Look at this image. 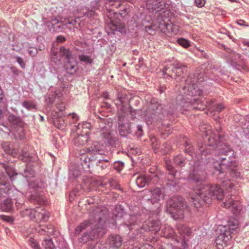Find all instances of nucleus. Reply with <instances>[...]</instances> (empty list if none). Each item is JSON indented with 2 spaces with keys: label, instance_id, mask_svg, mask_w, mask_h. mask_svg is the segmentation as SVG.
Returning a JSON list of instances; mask_svg holds the SVG:
<instances>
[{
  "label": "nucleus",
  "instance_id": "obj_1",
  "mask_svg": "<svg viewBox=\"0 0 249 249\" xmlns=\"http://www.w3.org/2000/svg\"><path fill=\"white\" fill-rule=\"evenodd\" d=\"M86 230L80 238V241L86 243L90 241L97 240L102 237L107 231L106 226V219L100 214L96 215L94 219L85 220L77 226L75 230V234L78 235Z\"/></svg>",
  "mask_w": 249,
  "mask_h": 249
},
{
  "label": "nucleus",
  "instance_id": "obj_2",
  "mask_svg": "<svg viewBox=\"0 0 249 249\" xmlns=\"http://www.w3.org/2000/svg\"><path fill=\"white\" fill-rule=\"evenodd\" d=\"M218 156L220 160L217 161L214 165L215 170V174L219 176V178H222L225 176L224 172L223 171V167L226 166L229 169V173L231 177L238 178L240 177V173L238 172L235 166H232L234 163V157L233 150L227 144L224 143L220 144L218 147Z\"/></svg>",
  "mask_w": 249,
  "mask_h": 249
},
{
  "label": "nucleus",
  "instance_id": "obj_3",
  "mask_svg": "<svg viewBox=\"0 0 249 249\" xmlns=\"http://www.w3.org/2000/svg\"><path fill=\"white\" fill-rule=\"evenodd\" d=\"M223 196V190L218 185L205 184L191 195L189 201L195 208H197L204 204L209 205L213 198L221 200Z\"/></svg>",
  "mask_w": 249,
  "mask_h": 249
},
{
  "label": "nucleus",
  "instance_id": "obj_4",
  "mask_svg": "<svg viewBox=\"0 0 249 249\" xmlns=\"http://www.w3.org/2000/svg\"><path fill=\"white\" fill-rule=\"evenodd\" d=\"M177 109V107L171 104L161 105L156 98H152L143 115L146 123L151 124L164 120L168 115H173Z\"/></svg>",
  "mask_w": 249,
  "mask_h": 249
},
{
  "label": "nucleus",
  "instance_id": "obj_5",
  "mask_svg": "<svg viewBox=\"0 0 249 249\" xmlns=\"http://www.w3.org/2000/svg\"><path fill=\"white\" fill-rule=\"evenodd\" d=\"M188 209L184 199L179 196H173L167 203V211L175 219L182 218L184 212L188 211Z\"/></svg>",
  "mask_w": 249,
  "mask_h": 249
},
{
  "label": "nucleus",
  "instance_id": "obj_6",
  "mask_svg": "<svg viewBox=\"0 0 249 249\" xmlns=\"http://www.w3.org/2000/svg\"><path fill=\"white\" fill-rule=\"evenodd\" d=\"M96 116L95 124L98 127L101 137L105 142L109 145H114L115 144L116 139L111 133L112 123L105 118L102 114Z\"/></svg>",
  "mask_w": 249,
  "mask_h": 249
},
{
  "label": "nucleus",
  "instance_id": "obj_7",
  "mask_svg": "<svg viewBox=\"0 0 249 249\" xmlns=\"http://www.w3.org/2000/svg\"><path fill=\"white\" fill-rule=\"evenodd\" d=\"M228 226L222 227L220 229L221 233L218 236V238L220 239L225 242L231 239V231L237 229L238 225V221L235 218H230L228 220Z\"/></svg>",
  "mask_w": 249,
  "mask_h": 249
},
{
  "label": "nucleus",
  "instance_id": "obj_8",
  "mask_svg": "<svg viewBox=\"0 0 249 249\" xmlns=\"http://www.w3.org/2000/svg\"><path fill=\"white\" fill-rule=\"evenodd\" d=\"M186 85L184 87L183 90L184 93L191 96L200 95L202 93V89H200L198 83L192 80V76L188 77L185 80Z\"/></svg>",
  "mask_w": 249,
  "mask_h": 249
},
{
  "label": "nucleus",
  "instance_id": "obj_9",
  "mask_svg": "<svg viewBox=\"0 0 249 249\" xmlns=\"http://www.w3.org/2000/svg\"><path fill=\"white\" fill-rule=\"evenodd\" d=\"M119 124V132L121 136L126 137L132 132L131 123L127 120L125 116L119 115L118 117Z\"/></svg>",
  "mask_w": 249,
  "mask_h": 249
},
{
  "label": "nucleus",
  "instance_id": "obj_10",
  "mask_svg": "<svg viewBox=\"0 0 249 249\" xmlns=\"http://www.w3.org/2000/svg\"><path fill=\"white\" fill-rule=\"evenodd\" d=\"M12 191V188L7 178L3 173H0V200L7 198Z\"/></svg>",
  "mask_w": 249,
  "mask_h": 249
},
{
  "label": "nucleus",
  "instance_id": "obj_11",
  "mask_svg": "<svg viewBox=\"0 0 249 249\" xmlns=\"http://www.w3.org/2000/svg\"><path fill=\"white\" fill-rule=\"evenodd\" d=\"M87 124H78L77 125V130L76 131V136L73 139V143L75 146L77 147L83 146L86 144L89 140V136L88 132H83L82 134L79 133L78 131L83 129L84 125Z\"/></svg>",
  "mask_w": 249,
  "mask_h": 249
},
{
  "label": "nucleus",
  "instance_id": "obj_12",
  "mask_svg": "<svg viewBox=\"0 0 249 249\" xmlns=\"http://www.w3.org/2000/svg\"><path fill=\"white\" fill-rule=\"evenodd\" d=\"M181 101L184 105H181V103H179L180 106L184 108L185 109H190L189 107H192L194 110H203L205 108L206 105L203 102L201 101L199 99H198L196 98H193L191 99L189 101H185L184 102V99H182Z\"/></svg>",
  "mask_w": 249,
  "mask_h": 249
},
{
  "label": "nucleus",
  "instance_id": "obj_13",
  "mask_svg": "<svg viewBox=\"0 0 249 249\" xmlns=\"http://www.w3.org/2000/svg\"><path fill=\"white\" fill-rule=\"evenodd\" d=\"M220 145V143L217 144L215 142L214 144L198 145V150L202 156H207L209 155H212V156H216L219 151L218 147Z\"/></svg>",
  "mask_w": 249,
  "mask_h": 249
},
{
  "label": "nucleus",
  "instance_id": "obj_14",
  "mask_svg": "<svg viewBox=\"0 0 249 249\" xmlns=\"http://www.w3.org/2000/svg\"><path fill=\"white\" fill-rule=\"evenodd\" d=\"M146 5L147 9L151 12H159L161 11L166 7L165 0H148Z\"/></svg>",
  "mask_w": 249,
  "mask_h": 249
},
{
  "label": "nucleus",
  "instance_id": "obj_15",
  "mask_svg": "<svg viewBox=\"0 0 249 249\" xmlns=\"http://www.w3.org/2000/svg\"><path fill=\"white\" fill-rule=\"evenodd\" d=\"M158 178L155 174H151L146 176H139L136 178V183L140 188H142L146 185L150 183H154L155 181H157Z\"/></svg>",
  "mask_w": 249,
  "mask_h": 249
},
{
  "label": "nucleus",
  "instance_id": "obj_16",
  "mask_svg": "<svg viewBox=\"0 0 249 249\" xmlns=\"http://www.w3.org/2000/svg\"><path fill=\"white\" fill-rule=\"evenodd\" d=\"M222 206L227 209H231L232 213L235 215L239 213L242 210L240 203L238 201H234L231 198V196L228 198V200H226V201L223 202Z\"/></svg>",
  "mask_w": 249,
  "mask_h": 249
},
{
  "label": "nucleus",
  "instance_id": "obj_17",
  "mask_svg": "<svg viewBox=\"0 0 249 249\" xmlns=\"http://www.w3.org/2000/svg\"><path fill=\"white\" fill-rule=\"evenodd\" d=\"M141 222L140 215L133 214L128 215L123 224L125 225L130 230L134 229L137 230Z\"/></svg>",
  "mask_w": 249,
  "mask_h": 249
},
{
  "label": "nucleus",
  "instance_id": "obj_18",
  "mask_svg": "<svg viewBox=\"0 0 249 249\" xmlns=\"http://www.w3.org/2000/svg\"><path fill=\"white\" fill-rule=\"evenodd\" d=\"M165 166L167 168V170L169 174L171 176L169 182H167L166 183V185L167 187L169 188L170 189L172 188H174L176 185V182L174 181L176 175L178 173L177 170L175 168V167L171 164V162L168 161H165Z\"/></svg>",
  "mask_w": 249,
  "mask_h": 249
},
{
  "label": "nucleus",
  "instance_id": "obj_19",
  "mask_svg": "<svg viewBox=\"0 0 249 249\" xmlns=\"http://www.w3.org/2000/svg\"><path fill=\"white\" fill-rule=\"evenodd\" d=\"M206 173L200 167L195 168L192 173L191 179L196 182H199L205 180Z\"/></svg>",
  "mask_w": 249,
  "mask_h": 249
},
{
  "label": "nucleus",
  "instance_id": "obj_20",
  "mask_svg": "<svg viewBox=\"0 0 249 249\" xmlns=\"http://www.w3.org/2000/svg\"><path fill=\"white\" fill-rule=\"evenodd\" d=\"M150 192L152 195L151 198L152 203L157 202L163 199L164 197V188L155 187L152 189Z\"/></svg>",
  "mask_w": 249,
  "mask_h": 249
},
{
  "label": "nucleus",
  "instance_id": "obj_21",
  "mask_svg": "<svg viewBox=\"0 0 249 249\" xmlns=\"http://www.w3.org/2000/svg\"><path fill=\"white\" fill-rule=\"evenodd\" d=\"M33 220L36 222H46L48 220L49 217V213L45 210L37 208L35 210Z\"/></svg>",
  "mask_w": 249,
  "mask_h": 249
},
{
  "label": "nucleus",
  "instance_id": "obj_22",
  "mask_svg": "<svg viewBox=\"0 0 249 249\" xmlns=\"http://www.w3.org/2000/svg\"><path fill=\"white\" fill-rule=\"evenodd\" d=\"M28 199L30 202L35 204L42 205L46 202L43 194L41 193L34 192L28 196Z\"/></svg>",
  "mask_w": 249,
  "mask_h": 249
},
{
  "label": "nucleus",
  "instance_id": "obj_23",
  "mask_svg": "<svg viewBox=\"0 0 249 249\" xmlns=\"http://www.w3.org/2000/svg\"><path fill=\"white\" fill-rule=\"evenodd\" d=\"M186 72V66L181 63L176 64V71L175 72V79L177 82L181 81L184 78Z\"/></svg>",
  "mask_w": 249,
  "mask_h": 249
},
{
  "label": "nucleus",
  "instance_id": "obj_24",
  "mask_svg": "<svg viewBox=\"0 0 249 249\" xmlns=\"http://www.w3.org/2000/svg\"><path fill=\"white\" fill-rule=\"evenodd\" d=\"M108 242L110 247L119 248L122 244L123 239L120 235L114 234L110 235L108 237Z\"/></svg>",
  "mask_w": 249,
  "mask_h": 249
},
{
  "label": "nucleus",
  "instance_id": "obj_25",
  "mask_svg": "<svg viewBox=\"0 0 249 249\" xmlns=\"http://www.w3.org/2000/svg\"><path fill=\"white\" fill-rule=\"evenodd\" d=\"M18 156L16 157L25 162L35 161L36 160V157L35 155H30L28 152L23 151L22 149H18Z\"/></svg>",
  "mask_w": 249,
  "mask_h": 249
},
{
  "label": "nucleus",
  "instance_id": "obj_26",
  "mask_svg": "<svg viewBox=\"0 0 249 249\" xmlns=\"http://www.w3.org/2000/svg\"><path fill=\"white\" fill-rule=\"evenodd\" d=\"M1 146L4 152L9 155H11L13 157L18 156V149L13 147L12 144L9 142H4L1 144Z\"/></svg>",
  "mask_w": 249,
  "mask_h": 249
},
{
  "label": "nucleus",
  "instance_id": "obj_27",
  "mask_svg": "<svg viewBox=\"0 0 249 249\" xmlns=\"http://www.w3.org/2000/svg\"><path fill=\"white\" fill-rule=\"evenodd\" d=\"M65 68L68 73L73 74L77 70V62L72 58L67 60L65 64Z\"/></svg>",
  "mask_w": 249,
  "mask_h": 249
},
{
  "label": "nucleus",
  "instance_id": "obj_28",
  "mask_svg": "<svg viewBox=\"0 0 249 249\" xmlns=\"http://www.w3.org/2000/svg\"><path fill=\"white\" fill-rule=\"evenodd\" d=\"M0 209L5 212H10L14 210L13 201L11 198H6L0 204Z\"/></svg>",
  "mask_w": 249,
  "mask_h": 249
},
{
  "label": "nucleus",
  "instance_id": "obj_29",
  "mask_svg": "<svg viewBox=\"0 0 249 249\" xmlns=\"http://www.w3.org/2000/svg\"><path fill=\"white\" fill-rule=\"evenodd\" d=\"M0 165L4 168L5 170L11 181H13L16 179L18 173L14 168L8 166L6 164L2 163H1Z\"/></svg>",
  "mask_w": 249,
  "mask_h": 249
},
{
  "label": "nucleus",
  "instance_id": "obj_30",
  "mask_svg": "<svg viewBox=\"0 0 249 249\" xmlns=\"http://www.w3.org/2000/svg\"><path fill=\"white\" fill-rule=\"evenodd\" d=\"M8 121L13 125H16L20 127H22L23 126V122L21 118L13 114H11L9 115Z\"/></svg>",
  "mask_w": 249,
  "mask_h": 249
},
{
  "label": "nucleus",
  "instance_id": "obj_31",
  "mask_svg": "<svg viewBox=\"0 0 249 249\" xmlns=\"http://www.w3.org/2000/svg\"><path fill=\"white\" fill-rule=\"evenodd\" d=\"M124 214V210L121 205H116L113 213L112 218L115 220V225L116 224V220L122 218Z\"/></svg>",
  "mask_w": 249,
  "mask_h": 249
},
{
  "label": "nucleus",
  "instance_id": "obj_32",
  "mask_svg": "<svg viewBox=\"0 0 249 249\" xmlns=\"http://www.w3.org/2000/svg\"><path fill=\"white\" fill-rule=\"evenodd\" d=\"M228 50L230 51L229 52V57L231 60L232 62L236 64L237 63H241L243 62L244 58L241 54L236 53L232 50H231L230 49H228Z\"/></svg>",
  "mask_w": 249,
  "mask_h": 249
},
{
  "label": "nucleus",
  "instance_id": "obj_33",
  "mask_svg": "<svg viewBox=\"0 0 249 249\" xmlns=\"http://www.w3.org/2000/svg\"><path fill=\"white\" fill-rule=\"evenodd\" d=\"M176 71V64H173L170 66H166L163 69V74H166L172 78H175Z\"/></svg>",
  "mask_w": 249,
  "mask_h": 249
},
{
  "label": "nucleus",
  "instance_id": "obj_34",
  "mask_svg": "<svg viewBox=\"0 0 249 249\" xmlns=\"http://www.w3.org/2000/svg\"><path fill=\"white\" fill-rule=\"evenodd\" d=\"M192 80L197 83L205 81L204 73L201 69H197L196 70L195 74L193 75V77H192Z\"/></svg>",
  "mask_w": 249,
  "mask_h": 249
},
{
  "label": "nucleus",
  "instance_id": "obj_35",
  "mask_svg": "<svg viewBox=\"0 0 249 249\" xmlns=\"http://www.w3.org/2000/svg\"><path fill=\"white\" fill-rule=\"evenodd\" d=\"M59 53L61 57L65 58L67 61L72 58L71 52L63 46L60 48Z\"/></svg>",
  "mask_w": 249,
  "mask_h": 249
},
{
  "label": "nucleus",
  "instance_id": "obj_36",
  "mask_svg": "<svg viewBox=\"0 0 249 249\" xmlns=\"http://www.w3.org/2000/svg\"><path fill=\"white\" fill-rule=\"evenodd\" d=\"M173 160L174 163L176 165L180 167L184 166L187 163V161L185 158H184L181 155H178L175 156L173 159Z\"/></svg>",
  "mask_w": 249,
  "mask_h": 249
},
{
  "label": "nucleus",
  "instance_id": "obj_37",
  "mask_svg": "<svg viewBox=\"0 0 249 249\" xmlns=\"http://www.w3.org/2000/svg\"><path fill=\"white\" fill-rule=\"evenodd\" d=\"M40 230H39L38 232L43 233V232L46 233L48 234H52L54 233V227L52 225H47L40 226Z\"/></svg>",
  "mask_w": 249,
  "mask_h": 249
},
{
  "label": "nucleus",
  "instance_id": "obj_38",
  "mask_svg": "<svg viewBox=\"0 0 249 249\" xmlns=\"http://www.w3.org/2000/svg\"><path fill=\"white\" fill-rule=\"evenodd\" d=\"M160 222L159 220H152L148 224L149 230L157 232L160 228Z\"/></svg>",
  "mask_w": 249,
  "mask_h": 249
},
{
  "label": "nucleus",
  "instance_id": "obj_39",
  "mask_svg": "<svg viewBox=\"0 0 249 249\" xmlns=\"http://www.w3.org/2000/svg\"><path fill=\"white\" fill-rule=\"evenodd\" d=\"M90 148V150L91 151H93L95 154H98L99 155H103L105 153L104 146L98 144H94Z\"/></svg>",
  "mask_w": 249,
  "mask_h": 249
},
{
  "label": "nucleus",
  "instance_id": "obj_40",
  "mask_svg": "<svg viewBox=\"0 0 249 249\" xmlns=\"http://www.w3.org/2000/svg\"><path fill=\"white\" fill-rule=\"evenodd\" d=\"M35 170L30 165H27L22 173L23 176L26 178H32L35 175Z\"/></svg>",
  "mask_w": 249,
  "mask_h": 249
},
{
  "label": "nucleus",
  "instance_id": "obj_41",
  "mask_svg": "<svg viewBox=\"0 0 249 249\" xmlns=\"http://www.w3.org/2000/svg\"><path fill=\"white\" fill-rule=\"evenodd\" d=\"M45 249H56L52 238H45L42 242Z\"/></svg>",
  "mask_w": 249,
  "mask_h": 249
},
{
  "label": "nucleus",
  "instance_id": "obj_42",
  "mask_svg": "<svg viewBox=\"0 0 249 249\" xmlns=\"http://www.w3.org/2000/svg\"><path fill=\"white\" fill-rule=\"evenodd\" d=\"M184 152L190 156H193L194 154V149L190 142L185 141L184 143Z\"/></svg>",
  "mask_w": 249,
  "mask_h": 249
},
{
  "label": "nucleus",
  "instance_id": "obj_43",
  "mask_svg": "<svg viewBox=\"0 0 249 249\" xmlns=\"http://www.w3.org/2000/svg\"><path fill=\"white\" fill-rule=\"evenodd\" d=\"M82 160L81 164L84 168L87 167L89 168L91 161H93V159H91V157H85V156H83L81 158Z\"/></svg>",
  "mask_w": 249,
  "mask_h": 249
},
{
  "label": "nucleus",
  "instance_id": "obj_44",
  "mask_svg": "<svg viewBox=\"0 0 249 249\" xmlns=\"http://www.w3.org/2000/svg\"><path fill=\"white\" fill-rule=\"evenodd\" d=\"M80 175L79 169L76 168L75 166H71L70 170L69 177L71 178H75Z\"/></svg>",
  "mask_w": 249,
  "mask_h": 249
},
{
  "label": "nucleus",
  "instance_id": "obj_45",
  "mask_svg": "<svg viewBox=\"0 0 249 249\" xmlns=\"http://www.w3.org/2000/svg\"><path fill=\"white\" fill-rule=\"evenodd\" d=\"M109 165V160L107 159H99L97 162V166L100 167L102 170L106 169Z\"/></svg>",
  "mask_w": 249,
  "mask_h": 249
},
{
  "label": "nucleus",
  "instance_id": "obj_46",
  "mask_svg": "<svg viewBox=\"0 0 249 249\" xmlns=\"http://www.w3.org/2000/svg\"><path fill=\"white\" fill-rule=\"evenodd\" d=\"M35 210V209H26L22 211L21 214L23 216H29L33 220V217L32 216L34 215Z\"/></svg>",
  "mask_w": 249,
  "mask_h": 249
},
{
  "label": "nucleus",
  "instance_id": "obj_47",
  "mask_svg": "<svg viewBox=\"0 0 249 249\" xmlns=\"http://www.w3.org/2000/svg\"><path fill=\"white\" fill-rule=\"evenodd\" d=\"M59 23L60 21L57 19H54L52 20L51 24L53 29V31L55 32H59L60 30L62 29L61 25L59 24Z\"/></svg>",
  "mask_w": 249,
  "mask_h": 249
},
{
  "label": "nucleus",
  "instance_id": "obj_48",
  "mask_svg": "<svg viewBox=\"0 0 249 249\" xmlns=\"http://www.w3.org/2000/svg\"><path fill=\"white\" fill-rule=\"evenodd\" d=\"M79 59L80 61L85 62L87 64H91L92 62V59L89 56L87 55H79Z\"/></svg>",
  "mask_w": 249,
  "mask_h": 249
},
{
  "label": "nucleus",
  "instance_id": "obj_49",
  "mask_svg": "<svg viewBox=\"0 0 249 249\" xmlns=\"http://www.w3.org/2000/svg\"><path fill=\"white\" fill-rule=\"evenodd\" d=\"M29 244L33 249H41L36 240L33 238H30Z\"/></svg>",
  "mask_w": 249,
  "mask_h": 249
},
{
  "label": "nucleus",
  "instance_id": "obj_50",
  "mask_svg": "<svg viewBox=\"0 0 249 249\" xmlns=\"http://www.w3.org/2000/svg\"><path fill=\"white\" fill-rule=\"evenodd\" d=\"M92 186L91 184V180L90 179H87L85 180L83 182V184L82 185V187L84 190H89L90 187Z\"/></svg>",
  "mask_w": 249,
  "mask_h": 249
},
{
  "label": "nucleus",
  "instance_id": "obj_51",
  "mask_svg": "<svg viewBox=\"0 0 249 249\" xmlns=\"http://www.w3.org/2000/svg\"><path fill=\"white\" fill-rule=\"evenodd\" d=\"M177 42L180 45L184 48H187L190 45L189 41L183 38L178 39Z\"/></svg>",
  "mask_w": 249,
  "mask_h": 249
},
{
  "label": "nucleus",
  "instance_id": "obj_52",
  "mask_svg": "<svg viewBox=\"0 0 249 249\" xmlns=\"http://www.w3.org/2000/svg\"><path fill=\"white\" fill-rule=\"evenodd\" d=\"M51 59H52V61H53L55 62H56V61L60 60V58H57V55L58 54V52L55 50V49L54 47H53L51 49Z\"/></svg>",
  "mask_w": 249,
  "mask_h": 249
},
{
  "label": "nucleus",
  "instance_id": "obj_53",
  "mask_svg": "<svg viewBox=\"0 0 249 249\" xmlns=\"http://www.w3.org/2000/svg\"><path fill=\"white\" fill-rule=\"evenodd\" d=\"M124 166V163L122 161H116L114 163V168L118 172H120Z\"/></svg>",
  "mask_w": 249,
  "mask_h": 249
},
{
  "label": "nucleus",
  "instance_id": "obj_54",
  "mask_svg": "<svg viewBox=\"0 0 249 249\" xmlns=\"http://www.w3.org/2000/svg\"><path fill=\"white\" fill-rule=\"evenodd\" d=\"M55 99V97L53 95H49L46 98L47 104L50 106L52 105L54 103Z\"/></svg>",
  "mask_w": 249,
  "mask_h": 249
},
{
  "label": "nucleus",
  "instance_id": "obj_55",
  "mask_svg": "<svg viewBox=\"0 0 249 249\" xmlns=\"http://www.w3.org/2000/svg\"><path fill=\"white\" fill-rule=\"evenodd\" d=\"M114 28L113 29V30H116L118 31L121 33H125V29L124 27L121 24H117L114 25Z\"/></svg>",
  "mask_w": 249,
  "mask_h": 249
},
{
  "label": "nucleus",
  "instance_id": "obj_56",
  "mask_svg": "<svg viewBox=\"0 0 249 249\" xmlns=\"http://www.w3.org/2000/svg\"><path fill=\"white\" fill-rule=\"evenodd\" d=\"M14 58L16 59V61L19 64L22 68H25L26 64L21 57L18 56H14Z\"/></svg>",
  "mask_w": 249,
  "mask_h": 249
},
{
  "label": "nucleus",
  "instance_id": "obj_57",
  "mask_svg": "<svg viewBox=\"0 0 249 249\" xmlns=\"http://www.w3.org/2000/svg\"><path fill=\"white\" fill-rule=\"evenodd\" d=\"M222 185L225 187L226 189H231L233 187V184L231 182L230 180L227 179L226 180L222 181Z\"/></svg>",
  "mask_w": 249,
  "mask_h": 249
},
{
  "label": "nucleus",
  "instance_id": "obj_58",
  "mask_svg": "<svg viewBox=\"0 0 249 249\" xmlns=\"http://www.w3.org/2000/svg\"><path fill=\"white\" fill-rule=\"evenodd\" d=\"M117 98L120 103L122 104L124 103L128 100L125 95L122 93H119L118 94Z\"/></svg>",
  "mask_w": 249,
  "mask_h": 249
},
{
  "label": "nucleus",
  "instance_id": "obj_59",
  "mask_svg": "<svg viewBox=\"0 0 249 249\" xmlns=\"http://www.w3.org/2000/svg\"><path fill=\"white\" fill-rule=\"evenodd\" d=\"M54 123L59 129H63L65 127V122L63 120H56L54 121Z\"/></svg>",
  "mask_w": 249,
  "mask_h": 249
},
{
  "label": "nucleus",
  "instance_id": "obj_60",
  "mask_svg": "<svg viewBox=\"0 0 249 249\" xmlns=\"http://www.w3.org/2000/svg\"><path fill=\"white\" fill-rule=\"evenodd\" d=\"M28 52L32 56H35L37 54V50L36 48L30 47L28 49Z\"/></svg>",
  "mask_w": 249,
  "mask_h": 249
},
{
  "label": "nucleus",
  "instance_id": "obj_61",
  "mask_svg": "<svg viewBox=\"0 0 249 249\" xmlns=\"http://www.w3.org/2000/svg\"><path fill=\"white\" fill-rule=\"evenodd\" d=\"M0 219L10 223H12L14 221V219L12 217L4 215H0Z\"/></svg>",
  "mask_w": 249,
  "mask_h": 249
},
{
  "label": "nucleus",
  "instance_id": "obj_62",
  "mask_svg": "<svg viewBox=\"0 0 249 249\" xmlns=\"http://www.w3.org/2000/svg\"><path fill=\"white\" fill-rule=\"evenodd\" d=\"M22 104L23 106L28 110L35 108V106L34 104L28 101H24Z\"/></svg>",
  "mask_w": 249,
  "mask_h": 249
},
{
  "label": "nucleus",
  "instance_id": "obj_63",
  "mask_svg": "<svg viewBox=\"0 0 249 249\" xmlns=\"http://www.w3.org/2000/svg\"><path fill=\"white\" fill-rule=\"evenodd\" d=\"M137 131L136 132V135L138 138H140L143 134V131L142 126L140 125H138L137 126Z\"/></svg>",
  "mask_w": 249,
  "mask_h": 249
},
{
  "label": "nucleus",
  "instance_id": "obj_64",
  "mask_svg": "<svg viewBox=\"0 0 249 249\" xmlns=\"http://www.w3.org/2000/svg\"><path fill=\"white\" fill-rule=\"evenodd\" d=\"M164 236L166 237L167 238H172L173 239H175L178 242V240L177 239V236L174 233L173 231L172 230L171 231V232H170L168 234L166 235L164 234Z\"/></svg>",
  "mask_w": 249,
  "mask_h": 249
}]
</instances>
